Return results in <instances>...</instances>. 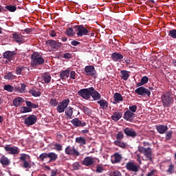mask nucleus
I'll list each match as a JSON object with an SVG mask.
<instances>
[{"mask_svg": "<svg viewBox=\"0 0 176 176\" xmlns=\"http://www.w3.org/2000/svg\"><path fill=\"white\" fill-rule=\"evenodd\" d=\"M31 58L32 67H40V65H43V64H45V58H43V56L38 52L33 53L31 56Z\"/></svg>", "mask_w": 176, "mask_h": 176, "instance_id": "nucleus-1", "label": "nucleus"}, {"mask_svg": "<svg viewBox=\"0 0 176 176\" xmlns=\"http://www.w3.org/2000/svg\"><path fill=\"white\" fill-rule=\"evenodd\" d=\"M19 160L23 163L22 168L25 170H30L32 167L31 164V156L28 154L21 153L20 154Z\"/></svg>", "mask_w": 176, "mask_h": 176, "instance_id": "nucleus-2", "label": "nucleus"}, {"mask_svg": "<svg viewBox=\"0 0 176 176\" xmlns=\"http://www.w3.org/2000/svg\"><path fill=\"white\" fill-rule=\"evenodd\" d=\"M77 36H86L89 34V30H87L83 25H77L74 27Z\"/></svg>", "mask_w": 176, "mask_h": 176, "instance_id": "nucleus-3", "label": "nucleus"}, {"mask_svg": "<svg viewBox=\"0 0 176 176\" xmlns=\"http://www.w3.org/2000/svg\"><path fill=\"white\" fill-rule=\"evenodd\" d=\"M125 168H126L128 171L137 173L140 171V166L138 164L131 161L126 164Z\"/></svg>", "mask_w": 176, "mask_h": 176, "instance_id": "nucleus-4", "label": "nucleus"}, {"mask_svg": "<svg viewBox=\"0 0 176 176\" xmlns=\"http://www.w3.org/2000/svg\"><path fill=\"white\" fill-rule=\"evenodd\" d=\"M164 107H168L174 101V99L170 96V93L166 92L162 96Z\"/></svg>", "mask_w": 176, "mask_h": 176, "instance_id": "nucleus-5", "label": "nucleus"}, {"mask_svg": "<svg viewBox=\"0 0 176 176\" xmlns=\"http://www.w3.org/2000/svg\"><path fill=\"white\" fill-rule=\"evenodd\" d=\"M65 155L69 156H79L80 153L75 148V146L69 145L65 148Z\"/></svg>", "mask_w": 176, "mask_h": 176, "instance_id": "nucleus-6", "label": "nucleus"}, {"mask_svg": "<svg viewBox=\"0 0 176 176\" xmlns=\"http://www.w3.org/2000/svg\"><path fill=\"white\" fill-rule=\"evenodd\" d=\"M36 122H38V117L35 115H30L25 118L24 124H25L27 127H30V126H34Z\"/></svg>", "mask_w": 176, "mask_h": 176, "instance_id": "nucleus-7", "label": "nucleus"}, {"mask_svg": "<svg viewBox=\"0 0 176 176\" xmlns=\"http://www.w3.org/2000/svg\"><path fill=\"white\" fill-rule=\"evenodd\" d=\"M135 93L142 97H151V91L144 87H140L135 90Z\"/></svg>", "mask_w": 176, "mask_h": 176, "instance_id": "nucleus-8", "label": "nucleus"}, {"mask_svg": "<svg viewBox=\"0 0 176 176\" xmlns=\"http://www.w3.org/2000/svg\"><path fill=\"white\" fill-rule=\"evenodd\" d=\"M90 89L91 87L81 89L78 91V95L84 100H90Z\"/></svg>", "mask_w": 176, "mask_h": 176, "instance_id": "nucleus-9", "label": "nucleus"}, {"mask_svg": "<svg viewBox=\"0 0 176 176\" xmlns=\"http://www.w3.org/2000/svg\"><path fill=\"white\" fill-rule=\"evenodd\" d=\"M45 45L50 46L52 50H58L61 47V43L54 40H47L45 41Z\"/></svg>", "mask_w": 176, "mask_h": 176, "instance_id": "nucleus-10", "label": "nucleus"}, {"mask_svg": "<svg viewBox=\"0 0 176 176\" xmlns=\"http://www.w3.org/2000/svg\"><path fill=\"white\" fill-rule=\"evenodd\" d=\"M69 99L66 98L63 100V102H59L57 105V111H65L69 104Z\"/></svg>", "mask_w": 176, "mask_h": 176, "instance_id": "nucleus-11", "label": "nucleus"}, {"mask_svg": "<svg viewBox=\"0 0 176 176\" xmlns=\"http://www.w3.org/2000/svg\"><path fill=\"white\" fill-rule=\"evenodd\" d=\"M4 148L10 155H19L20 153V149L16 146L10 147L9 145H6Z\"/></svg>", "mask_w": 176, "mask_h": 176, "instance_id": "nucleus-12", "label": "nucleus"}, {"mask_svg": "<svg viewBox=\"0 0 176 176\" xmlns=\"http://www.w3.org/2000/svg\"><path fill=\"white\" fill-rule=\"evenodd\" d=\"M85 75L89 76H96V68L93 65H88L85 67Z\"/></svg>", "mask_w": 176, "mask_h": 176, "instance_id": "nucleus-13", "label": "nucleus"}, {"mask_svg": "<svg viewBox=\"0 0 176 176\" xmlns=\"http://www.w3.org/2000/svg\"><path fill=\"white\" fill-rule=\"evenodd\" d=\"M17 54L14 51H6L3 56V58H6L8 61H12L14 58V56Z\"/></svg>", "mask_w": 176, "mask_h": 176, "instance_id": "nucleus-14", "label": "nucleus"}, {"mask_svg": "<svg viewBox=\"0 0 176 176\" xmlns=\"http://www.w3.org/2000/svg\"><path fill=\"white\" fill-rule=\"evenodd\" d=\"M89 90L90 98L92 97L95 101H97L101 98V94H100V93H98V91H97L94 87H91V89Z\"/></svg>", "mask_w": 176, "mask_h": 176, "instance_id": "nucleus-15", "label": "nucleus"}, {"mask_svg": "<svg viewBox=\"0 0 176 176\" xmlns=\"http://www.w3.org/2000/svg\"><path fill=\"white\" fill-rule=\"evenodd\" d=\"M26 107H21L23 111H32V109L35 108H38V105L32 103L31 101L26 100L25 101Z\"/></svg>", "mask_w": 176, "mask_h": 176, "instance_id": "nucleus-16", "label": "nucleus"}, {"mask_svg": "<svg viewBox=\"0 0 176 176\" xmlns=\"http://www.w3.org/2000/svg\"><path fill=\"white\" fill-rule=\"evenodd\" d=\"M83 166H86V167H90V166H93V164H95L96 160H94V158L89 156L86 157L83 161H82Z\"/></svg>", "mask_w": 176, "mask_h": 176, "instance_id": "nucleus-17", "label": "nucleus"}, {"mask_svg": "<svg viewBox=\"0 0 176 176\" xmlns=\"http://www.w3.org/2000/svg\"><path fill=\"white\" fill-rule=\"evenodd\" d=\"M124 133L127 135V137H131V138H135L138 135L137 132H135L134 129L129 127L124 129Z\"/></svg>", "mask_w": 176, "mask_h": 176, "instance_id": "nucleus-18", "label": "nucleus"}, {"mask_svg": "<svg viewBox=\"0 0 176 176\" xmlns=\"http://www.w3.org/2000/svg\"><path fill=\"white\" fill-rule=\"evenodd\" d=\"M71 122L74 127H85L87 124L85 122H82L76 118L73 119Z\"/></svg>", "mask_w": 176, "mask_h": 176, "instance_id": "nucleus-19", "label": "nucleus"}, {"mask_svg": "<svg viewBox=\"0 0 176 176\" xmlns=\"http://www.w3.org/2000/svg\"><path fill=\"white\" fill-rule=\"evenodd\" d=\"M122 159L123 157H122V155H120L119 153H114L113 156L111 157V163L112 164H116V163H120L122 161Z\"/></svg>", "mask_w": 176, "mask_h": 176, "instance_id": "nucleus-20", "label": "nucleus"}, {"mask_svg": "<svg viewBox=\"0 0 176 176\" xmlns=\"http://www.w3.org/2000/svg\"><path fill=\"white\" fill-rule=\"evenodd\" d=\"M71 71L69 69H67L66 70H62L59 72V76L62 80H67V78H69V73Z\"/></svg>", "mask_w": 176, "mask_h": 176, "instance_id": "nucleus-21", "label": "nucleus"}, {"mask_svg": "<svg viewBox=\"0 0 176 176\" xmlns=\"http://www.w3.org/2000/svg\"><path fill=\"white\" fill-rule=\"evenodd\" d=\"M133 112H135V111H126L124 114V119L125 120H133L135 118V114Z\"/></svg>", "mask_w": 176, "mask_h": 176, "instance_id": "nucleus-22", "label": "nucleus"}, {"mask_svg": "<svg viewBox=\"0 0 176 176\" xmlns=\"http://www.w3.org/2000/svg\"><path fill=\"white\" fill-rule=\"evenodd\" d=\"M155 129L159 134H164L168 130V126L162 124L155 125Z\"/></svg>", "mask_w": 176, "mask_h": 176, "instance_id": "nucleus-23", "label": "nucleus"}, {"mask_svg": "<svg viewBox=\"0 0 176 176\" xmlns=\"http://www.w3.org/2000/svg\"><path fill=\"white\" fill-rule=\"evenodd\" d=\"M123 55L118 53V52H113L111 54V58L113 60V61H116L118 63H120L122 61V60H123Z\"/></svg>", "mask_w": 176, "mask_h": 176, "instance_id": "nucleus-24", "label": "nucleus"}, {"mask_svg": "<svg viewBox=\"0 0 176 176\" xmlns=\"http://www.w3.org/2000/svg\"><path fill=\"white\" fill-rule=\"evenodd\" d=\"M12 38L16 42V43H22L24 38L21 34H18L17 32H14L12 34Z\"/></svg>", "mask_w": 176, "mask_h": 176, "instance_id": "nucleus-25", "label": "nucleus"}, {"mask_svg": "<svg viewBox=\"0 0 176 176\" xmlns=\"http://www.w3.org/2000/svg\"><path fill=\"white\" fill-rule=\"evenodd\" d=\"M144 156H146L147 160L150 162H153V158L152 157V149L150 147L146 148L144 153Z\"/></svg>", "mask_w": 176, "mask_h": 176, "instance_id": "nucleus-26", "label": "nucleus"}, {"mask_svg": "<svg viewBox=\"0 0 176 176\" xmlns=\"http://www.w3.org/2000/svg\"><path fill=\"white\" fill-rule=\"evenodd\" d=\"M76 144H78L81 146H83L84 145H86L87 144V140H86V138L80 136L76 138Z\"/></svg>", "mask_w": 176, "mask_h": 176, "instance_id": "nucleus-27", "label": "nucleus"}, {"mask_svg": "<svg viewBox=\"0 0 176 176\" xmlns=\"http://www.w3.org/2000/svg\"><path fill=\"white\" fill-rule=\"evenodd\" d=\"M0 163L3 167H5V166H9L10 164V160L5 155H3L0 159Z\"/></svg>", "mask_w": 176, "mask_h": 176, "instance_id": "nucleus-28", "label": "nucleus"}, {"mask_svg": "<svg viewBox=\"0 0 176 176\" xmlns=\"http://www.w3.org/2000/svg\"><path fill=\"white\" fill-rule=\"evenodd\" d=\"M47 157H49L50 159L49 163H51V162H56V160L58 159V156L55 153H47Z\"/></svg>", "mask_w": 176, "mask_h": 176, "instance_id": "nucleus-29", "label": "nucleus"}, {"mask_svg": "<svg viewBox=\"0 0 176 176\" xmlns=\"http://www.w3.org/2000/svg\"><path fill=\"white\" fill-rule=\"evenodd\" d=\"M122 113L119 111H116L113 113V114L111 116V119L114 120V122H118L121 118H122Z\"/></svg>", "mask_w": 176, "mask_h": 176, "instance_id": "nucleus-30", "label": "nucleus"}, {"mask_svg": "<svg viewBox=\"0 0 176 176\" xmlns=\"http://www.w3.org/2000/svg\"><path fill=\"white\" fill-rule=\"evenodd\" d=\"M113 98L116 102H121L122 101H123V96H122V94H120V93L114 94Z\"/></svg>", "mask_w": 176, "mask_h": 176, "instance_id": "nucleus-31", "label": "nucleus"}, {"mask_svg": "<svg viewBox=\"0 0 176 176\" xmlns=\"http://www.w3.org/2000/svg\"><path fill=\"white\" fill-rule=\"evenodd\" d=\"M23 101L24 100L23 99V98L18 97L13 100V104L15 107H20V105L23 104Z\"/></svg>", "mask_w": 176, "mask_h": 176, "instance_id": "nucleus-32", "label": "nucleus"}, {"mask_svg": "<svg viewBox=\"0 0 176 176\" xmlns=\"http://www.w3.org/2000/svg\"><path fill=\"white\" fill-rule=\"evenodd\" d=\"M120 74L122 75L121 78L123 80H127L130 77V74H129V72H127V70H121Z\"/></svg>", "mask_w": 176, "mask_h": 176, "instance_id": "nucleus-33", "label": "nucleus"}, {"mask_svg": "<svg viewBox=\"0 0 176 176\" xmlns=\"http://www.w3.org/2000/svg\"><path fill=\"white\" fill-rule=\"evenodd\" d=\"M42 78L43 80H44V83H50V81L52 80V76H50L47 73H45Z\"/></svg>", "mask_w": 176, "mask_h": 176, "instance_id": "nucleus-34", "label": "nucleus"}, {"mask_svg": "<svg viewBox=\"0 0 176 176\" xmlns=\"http://www.w3.org/2000/svg\"><path fill=\"white\" fill-rule=\"evenodd\" d=\"M4 79L7 80H13V79H16V76L12 72H8L4 76Z\"/></svg>", "mask_w": 176, "mask_h": 176, "instance_id": "nucleus-35", "label": "nucleus"}, {"mask_svg": "<svg viewBox=\"0 0 176 176\" xmlns=\"http://www.w3.org/2000/svg\"><path fill=\"white\" fill-rule=\"evenodd\" d=\"M98 103L100 104L101 108H102V109H105L106 108H108V102H107V100H101L98 101Z\"/></svg>", "mask_w": 176, "mask_h": 176, "instance_id": "nucleus-36", "label": "nucleus"}, {"mask_svg": "<svg viewBox=\"0 0 176 176\" xmlns=\"http://www.w3.org/2000/svg\"><path fill=\"white\" fill-rule=\"evenodd\" d=\"M114 145H116L117 146H120V148H126V143L122 142L121 140H116L114 142Z\"/></svg>", "mask_w": 176, "mask_h": 176, "instance_id": "nucleus-37", "label": "nucleus"}, {"mask_svg": "<svg viewBox=\"0 0 176 176\" xmlns=\"http://www.w3.org/2000/svg\"><path fill=\"white\" fill-rule=\"evenodd\" d=\"M65 34L67 35V36H74V35H75V32H74V29L72 28H69L66 30Z\"/></svg>", "mask_w": 176, "mask_h": 176, "instance_id": "nucleus-38", "label": "nucleus"}, {"mask_svg": "<svg viewBox=\"0 0 176 176\" xmlns=\"http://www.w3.org/2000/svg\"><path fill=\"white\" fill-rule=\"evenodd\" d=\"M173 138V131H169L166 133L165 140L166 141H170Z\"/></svg>", "mask_w": 176, "mask_h": 176, "instance_id": "nucleus-39", "label": "nucleus"}, {"mask_svg": "<svg viewBox=\"0 0 176 176\" xmlns=\"http://www.w3.org/2000/svg\"><path fill=\"white\" fill-rule=\"evenodd\" d=\"M5 9H7L9 12H16L17 10V8L15 6H6Z\"/></svg>", "mask_w": 176, "mask_h": 176, "instance_id": "nucleus-40", "label": "nucleus"}, {"mask_svg": "<svg viewBox=\"0 0 176 176\" xmlns=\"http://www.w3.org/2000/svg\"><path fill=\"white\" fill-rule=\"evenodd\" d=\"M4 90H6V91H8L9 93H12L14 90V88L10 85H6L4 86Z\"/></svg>", "mask_w": 176, "mask_h": 176, "instance_id": "nucleus-41", "label": "nucleus"}, {"mask_svg": "<svg viewBox=\"0 0 176 176\" xmlns=\"http://www.w3.org/2000/svg\"><path fill=\"white\" fill-rule=\"evenodd\" d=\"M168 36H170V38H173V39H176V30L173 29L170 30L168 33Z\"/></svg>", "mask_w": 176, "mask_h": 176, "instance_id": "nucleus-42", "label": "nucleus"}, {"mask_svg": "<svg viewBox=\"0 0 176 176\" xmlns=\"http://www.w3.org/2000/svg\"><path fill=\"white\" fill-rule=\"evenodd\" d=\"M123 138H124V135L123 134V132H122V131L118 132L116 135L117 141H122V140H123Z\"/></svg>", "mask_w": 176, "mask_h": 176, "instance_id": "nucleus-43", "label": "nucleus"}, {"mask_svg": "<svg viewBox=\"0 0 176 176\" xmlns=\"http://www.w3.org/2000/svg\"><path fill=\"white\" fill-rule=\"evenodd\" d=\"M54 149L55 151H57L58 152H60V151H63V145L60 144H54Z\"/></svg>", "mask_w": 176, "mask_h": 176, "instance_id": "nucleus-44", "label": "nucleus"}, {"mask_svg": "<svg viewBox=\"0 0 176 176\" xmlns=\"http://www.w3.org/2000/svg\"><path fill=\"white\" fill-rule=\"evenodd\" d=\"M47 153H43L39 155V157L37 159L38 160H41V162H43L45 159H47Z\"/></svg>", "mask_w": 176, "mask_h": 176, "instance_id": "nucleus-45", "label": "nucleus"}, {"mask_svg": "<svg viewBox=\"0 0 176 176\" xmlns=\"http://www.w3.org/2000/svg\"><path fill=\"white\" fill-rule=\"evenodd\" d=\"M50 104L52 107H57V105H58V101L57 100V99H50Z\"/></svg>", "mask_w": 176, "mask_h": 176, "instance_id": "nucleus-46", "label": "nucleus"}, {"mask_svg": "<svg viewBox=\"0 0 176 176\" xmlns=\"http://www.w3.org/2000/svg\"><path fill=\"white\" fill-rule=\"evenodd\" d=\"M110 176H122V173L118 170H116L114 171H111L109 173Z\"/></svg>", "mask_w": 176, "mask_h": 176, "instance_id": "nucleus-47", "label": "nucleus"}, {"mask_svg": "<svg viewBox=\"0 0 176 176\" xmlns=\"http://www.w3.org/2000/svg\"><path fill=\"white\" fill-rule=\"evenodd\" d=\"M30 93H31L32 96H33L34 97L41 96V91H39L31 90Z\"/></svg>", "mask_w": 176, "mask_h": 176, "instance_id": "nucleus-48", "label": "nucleus"}, {"mask_svg": "<svg viewBox=\"0 0 176 176\" xmlns=\"http://www.w3.org/2000/svg\"><path fill=\"white\" fill-rule=\"evenodd\" d=\"M174 171V165L173 164H170L168 166V170H166V173H168V174H173Z\"/></svg>", "mask_w": 176, "mask_h": 176, "instance_id": "nucleus-49", "label": "nucleus"}, {"mask_svg": "<svg viewBox=\"0 0 176 176\" xmlns=\"http://www.w3.org/2000/svg\"><path fill=\"white\" fill-rule=\"evenodd\" d=\"M24 68H25V67H17L16 68V75H21V72H23V70L24 69Z\"/></svg>", "mask_w": 176, "mask_h": 176, "instance_id": "nucleus-50", "label": "nucleus"}, {"mask_svg": "<svg viewBox=\"0 0 176 176\" xmlns=\"http://www.w3.org/2000/svg\"><path fill=\"white\" fill-rule=\"evenodd\" d=\"M148 80H149V78H148V76H144L141 78L142 83H143L144 85H146Z\"/></svg>", "mask_w": 176, "mask_h": 176, "instance_id": "nucleus-51", "label": "nucleus"}, {"mask_svg": "<svg viewBox=\"0 0 176 176\" xmlns=\"http://www.w3.org/2000/svg\"><path fill=\"white\" fill-rule=\"evenodd\" d=\"M102 171H104V168L102 166H100L99 165L96 166V172L98 174H101V173H102Z\"/></svg>", "mask_w": 176, "mask_h": 176, "instance_id": "nucleus-52", "label": "nucleus"}, {"mask_svg": "<svg viewBox=\"0 0 176 176\" xmlns=\"http://www.w3.org/2000/svg\"><path fill=\"white\" fill-rule=\"evenodd\" d=\"M72 167L74 170H79V168L80 167V164H79V162H75L72 164Z\"/></svg>", "mask_w": 176, "mask_h": 176, "instance_id": "nucleus-53", "label": "nucleus"}, {"mask_svg": "<svg viewBox=\"0 0 176 176\" xmlns=\"http://www.w3.org/2000/svg\"><path fill=\"white\" fill-rule=\"evenodd\" d=\"M63 58H66V59L72 58V54L65 53L63 54Z\"/></svg>", "mask_w": 176, "mask_h": 176, "instance_id": "nucleus-54", "label": "nucleus"}, {"mask_svg": "<svg viewBox=\"0 0 176 176\" xmlns=\"http://www.w3.org/2000/svg\"><path fill=\"white\" fill-rule=\"evenodd\" d=\"M138 151L140 153H144L145 151H146V148H144V146H139Z\"/></svg>", "mask_w": 176, "mask_h": 176, "instance_id": "nucleus-55", "label": "nucleus"}, {"mask_svg": "<svg viewBox=\"0 0 176 176\" xmlns=\"http://www.w3.org/2000/svg\"><path fill=\"white\" fill-rule=\"evenodd\" d=\"M73 112V111H65V114L67 115V118H69V119H72Z\"/></svg>", "mask_w": 176, "mask_h": 176, "instance_id": "nucleus-56", "label": "nucleus"}, {"mask_svg": "<svg viewBox=\"0 0 176 176\" xmlns=\"http://www.w3.org/2000/svg\"><path fill=\"white\" fill-rule=\"evenodd\" d=\"M70 78L73 80L76 79V73L75 72V71H72L70 72Z\"/></svg>", "mask_w": 176, "mask_h": 176, "instance_id": "nucleus-57", "label": "nucleus"}, {"mask_svg": "<svg viewBox=\"0 0 176 176\" xmlns=\"http://www.w3.org/2000/svg\"><path fill=\"white\" fill-rule=\"evenodd\" d=\"M71 45H72V46H78V45H80V42L74 40L71 42Z\"/></svg>", "mask_w": 176, "mask_h": 176, "instance_id": "nucleus-58", "label": "nucleus"}, {"mask_svg": "<svg viewBox=\"0 0 176 176\" xmlns=\"http://www.w3.org/2000/svg\"><path fill=\"white\" fill-rule=\"evenodd\" d=\"M57 33H56V31L54 30H51L50 31V36L54 37V36H57Z\"/></svg>", "mask_w": 176, "mask_h": 176, "instance_id": "nucleus-59", "label": "nucleus"}, {"mask_svg": "<svg viewBox=\"0 0 176 176\" xmlns=\"http://www.w3.org/2000/svg\"><path fill=\"white\" fill-rule=\"evenodd\" d=\"M155 172H156V170H151V172H149L147 174V176H153V175H155Z\"/></svg>", "mask_w": 176, "mask_h": 176, "instance_id": "nucleus-60", "label": "nucleus"}, {"mask_svg": "<svg viewBox=\"0 0 176 176\" xmlns=\"http://www.w3.org/2000/svg\"><path fill=\"white\" fill-rule=\"evenodd\" d=\"M57 175V169H54L52 170L51 176H56Z\"/></svg>", "mask_w": 176, "mask_h": 176, "instance_id": "nucleus-61", "label": "nucleus"}, {"mask_svg": "<svg viewBox=\"0 0 176 176\" xmlns=\"http://www.w3.org/2000/svg\"><path fill=\"white\" fill-rule=\"evenodd\" d=\"M137 109V105H132L129 107V111H135Z\"/></svg>", "mask_w": 176, "mask_h": 176, "instance_id": "nucleus-62", "label": "nucleus"}, {"mask_svg": "<svg viewBox=\"0 0 176 176\" xmlns=\"http://www.w3.org/2000/svg\"><path fill=\"white\" fill-rule=\"evenodd\" d=\"M24 31H25V32L26 34H31V32H32V29H31V28H25L24 30Z\"/></svg>", "mask_w": 176, "mask_h": 176, "instance_id": "nucleus-63", "label": "nucleus"}, {"mask_svg": "<svg viewBox=\"0 0 176 176\" xmlns=\"http://www.w3.org/2000/svg\"><path fill=\"white\" fill-rule=\"evenodd\" d=\"M21 91H24V90H25V84H21Z\"/></svg>", "mask_w": 176, "mask_h": 176, "instance_id": "nucleus-64", "label": "nucleus"}]
</instances>
